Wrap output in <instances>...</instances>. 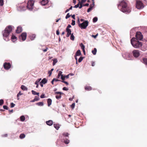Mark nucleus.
Returning <instances> with one entry per match:
<instances>
[{"mask_svg": "<svg viewBox=\"0 0 147 147\" xmlns=\"http://www.w3.org/2000/svg\"><path fill=\"white\" fill-rule=\"evenodd\" d=\"M75 106V103H73L71 105V107L72 109H74V108Z\"/></svg>", "mask_w": 147, "mask_h": 147, "instance_id": "47", "label": "nucleus"}, {"mask_svg": "<svg viewBox=\"0 0 147 147\" xmlns=\"http://www.w3.org/2000/svg\"><path fill=\"white\" fill-rule=\"evenodd\" d=\"M56 34L58 35L59 34V31L58 29L56 31Z\"/></svg>", "mask_w": 147, "mask_h": 147, "instance_id": "57", "label": "nucleus"}, {"mask_svg": "<svg viewBox=\"0 0 147 147\" xmlns=\"http://www.w3.org/2000/svg\"><path fill=\"white\" fill-rule=\"evenodd\" d=\"M62 82H63L65 84L67 85H68V83L66 81H62Z\"/></svg>", "mask_w": 147, "mask_h": 147, "instance_id": "58", "label": "nucleus"}, {"mask_svg": "<svg viewBox=\"0 0 147 147\" xmlns=\"http://www.w3.org/2000/svg\"><path fill=\"white\" fill-rule=\"evenodd\" d=\"M66 32L67 33H71V31L70 29H66Z\"/></svg>", "mask_w": 147, "mask_h": 147, "instance_id": "40", "label": "nucleus"}, {"mask_svg": "<svg viewBox=\"0 0 147 147\" xmlns=\"http://www.w3.org/2000/svg\"><path fill=\"white\" fill-rule=\"evenodd\" d=\"M136 39L138 40H142L143 39V35L140 32H138L136 33Z\"/></svg>", "mask_w": 147, "mask_h": 147, "instance_id": "7", "label": "nucleus"}, {"mask_svg": "<svg viewBox=\"0 0 147 147\" xmlns=\"http://www.w3.org/2000/svg\"><path fill=\"white\" fill-rule=\"evenodd\" d=\"M3 108L7 110L8 109V107L6 105H4L3 106Z\"/></svg>", "mask_w": 147, "mask_h": 147, "instance_id": "55", "label": "nucleus"}, {"mask_svg": "<svg viewBox=\"0 0 147 147\" xmlns=\"http://www.w3.org/2000/svg\"><path fill=\"white\" fill-rule=\"evenodd\" d=\"M34 100L36 101H38V100H39V97H38V96H35V98H34Z\"/></svg>", "mask_w": 147, "mask_h": 147, "instance_id": "41", "label": "nucleus"}, {"mask_svg": "<svg viewBox=\"0 0 147 147\" xmlns=\"http://www.w3.org/2000/svg\"><path fill=\"white\" fill-rule=\"evenodd\" d=\"M22 31V28L20 26L18 27L17 30H16V32L17 33H19Z\"/></svg>", "mask_w": 147, "mask_h": 147, "instance_id": "14", "label": "nucleus"}, {"mask_svg": "<svg viewBox=\"0 0 147 147\" xmlns=\"http://www.w3.org/2000/svg\"><path fill=\"white\" fill-rule=\"evenodd\" d=\"M34 3V2L33 1H29L28 3L27 8L30 10H32L33 8Z\"/></svg>", "mask_w": 147, "mask_h": 147, "instance_id": "6", "label": "nucleus"}, {"mask_svg": "<svg viewBox=\"0 0 147 147\" xmlns=\"http://www.w3.org/2000/svg\"><path fill=\"white\" fill-rule=\"evenodd\" d=\"M74 35L73 33H72V34H71V35L70 39L71 40H74Z\"/></svg>", "mask_w": 147, "mask_h": 147, "instance_id": "35", "label": "nucleus"}, {"mask_svg": "<svg viewBox=\"0 0 147 147\" xmlns=\"http://www.w3.org/2000/svg\"><path fill=\"white\" fill-rule=\"evenodd\" d=\"M62 72L61 71H60L59 72L58 75V76L57 77V78H59L61 76V75H62Z\"/></svg>", "mask_w": 147, "mask_h": 147, "instance_id": "29", "label": "nucleus"}, {"mask_svg": "<svg viewBox=\"0 0 147 147\" xmlns=\"http://www.w3.org/2000/svg\"><path fill=\"white\" fill-rule=\"evenodd\" d=\"M71 17L73 19H75V15H72Z\"/></svg>", "mask_w": 147, "mask_h": 147, "instance_id": "64", "label": "nucleus"}, {"mask_svg": "<svg viewBox=\"0 0 147 147\" xmlns=\"http://www.w3.org/2000/svg\"><path fill=\"white\" fill-rule=\"evenodd\" d=\"M46 0H42L41 2V4L42 5H45L46 4Z\"/></svg>", "mask_w": 147, "mask_h": 147, "instance_id": "34", "label": "nucleus"}, {"mask_svg": "<svg viewBox=\"0 0 147 147\" xmlns=\"http://www.w3.org/2000/svg\"><path fill=\"white\" fill-rule=\"evenodd\" d=\"M83 59V57H81L78 59V62H81Z\"/></svg>", "mask_w": 147, "mask_h": 147, "instance_id": "39", "label": "nucleus"}, {"mask_svg": "<svg viewBox=\"0 0 147 147\" xmlns=\"http://www.w3.org/2000/svg\"><path fill=\"white\" fill-rule=\"evenodd\" d=\"M21 88L23 90L26 91L27 90H28L26 86L23 85H22L21 86Z\"/></svg>", "mask_w": 147, "mask_h": 147, "instance_id": "21", "label": "nucleus"}, {"mask_svg": "<svg viewBox=\"0 0 147 147\" xmlns=\"http://www.w3.org/2000/svg\"><path fill=\"white\" fill-rule=\"evenodd\" d=\"M80 46L82 50L85 49V46L82 43L80 44Z\"/></svg>", "mask_w": 147, "mask_h": 147, "instance_id": "33", "label": "nucleus"}, {"mask_svg": "<svg viewBox=\"0 0 147 147\" xmlns=\"http://www.w3.org/2000/svg\"><path fill=\"white\" fill-rule=\"evenodd\" d=\"M71 33H67L66 36L67 37H68L70 35H71Z\"/></svg>", "mask_w": 147, "mask_h": 147, "instance_id": "53", "label": "nucleus"}, {"mask_svg": "<svg viewBox=\"0 0 147 147\" xmlns=\"http://www.w3.org/2000/svg\"><path fill=\"white\" fill-rule=\"evenodd\" d=\"M88 22L87 20H85L81 24H79V27H80L81 29H85L88 26Z\"/></svg>", "mask_w": 147, "mask_h": 147, "instance_id": "5", "label": "nucleus"}, {"mask_svg": "<svg viewBox=\"0 0 147 147\" xmlns=\"http://www.w3.org/2000/svg\"><path fill=\"white\" fill-rule=\"evenodd\" d=\"M63 135L67 137L68 136L69 134L68 133H64L63 134Z\"/></svg>", "mask_w": 147, "mask_h": 147, "instance_id": "45", "label": "nucleus"}, {"mask_svg": "<svg viewBox=\"0 0 147 147\" xmlns=\"http://www.w3.org/2000/svg\"><path fill=\"white\" fill-rule=\"evenodd\" d=\"M98 36V34L97 33L96 35H92V37H93L94 38H96L97 37V36Z\"/></svg>", "mask_w": 147, "mask_h": 147, "instance_id": "50", "label": "nucleus"}, {"mask_svg": "<svg viewBox=\"0 0 147 147\" xmlns=\"http://www.w3.org/2000/svg\"><path fill=\"white\" fill-rule=\"evenodd\" d=\"M120 6L121 7V10L124 13H129L131 11V8L129 7L127 4L124 1H123L118 5V7H119Z\"/></svg>", "mask_w": 147, "mask_h": 147, "instance_id": "1", "label": "nucleus"}, {"mask_svg": "<svg viewBox=\"0 0 147 147\" xmlns=\"http://www.w3.org/2000/svg\"><path fill=\"white\" fill-rule=\"evenodd\" d=\"M79 2L78 3L77 5H76L74 6V7L77 8L79 7Z\"/></svg>", "mask_w": 147, "mask_h": 147, "instance_id": "51", "label": "nucleus"}, {"mask_svg": "<svg viewBox=\"0 0 147 147\" xmlns=\"http://www.w3.org/2000/svg\"><path fill=\"white\" fill-rule=\"evenodd\" d=\"M53 79L54 80V81L57 82V81H59V80L58 79L55 78H53Z\"/></svg>", "mask_w": 147, "mask_h": 147, "instance_id": "62", "label": "nucleus"}, {"mask_svg": "<svg viewBox=\"0 0 147 147\" xmlns=\"http://www.w3.org/2000/svg\"><path fill=\"white\" fill-rule=\"evenodd\" d=\"M71 16L69 15V13H67V15H66V17H65V18L66 19H67L68 18H69V17H70Z\"/></svg>", "mask_w": 147, "mask_h": 147, "instance_id": "42", "label": "nucleus"}, {"mask_svg": "<svg viewBox=\"0 0 147 147\" xmlns=\"http://www.w3.org/2000/svg\"><path fill=\"white\" fill-rule=\"evenodd\" d=\"M55 94H59V95H57L55 97L57 99H59L61 98V92H55Z\"/></svg>", "mask_w": 147, "mask_h": 147, "instance_id": "12", "label": "nucleus"}, {"mask_svg": "<svg viewBox=\"0 0 147 147\" xmlns=\"http://www.w3.org/2000/svg\"><path fill=\"white\" fill-rule=\"evenodd\" d=\"M45 94H42V95H41L40 96V97L41 98H45Z\"/></svg>", "mask_w": 147, "mask_h": 147, "instance_id": "63", "label": "nucleus"}, {"mask_svg": "<svg viewBox=\"0 0 147 147\" xmlns=\"http://www.w3.org/2000/svg\"><path fill=\"white\" fill-rule=\"evenodd\" d=\"M11 38V40H12V41L13 42H15L17 40V38H16V37L14 35H12V36Z\"/></svg>", "mask_w": 147, "mask_h": 147, "instance_id": "20", "label": "nucleus"}, {"mask_svg": "<svg viewBox=\"0 0 147 147\" xmlns=\"http://www.w3.org/2000/svg\"><path fill=\"white\" fill-rule=\"evenodd\" d=\"M132 53L133 56L135 58L138 57L140 55L139 51L138 50H135L133 51Z\"/></svg>", "mask_w": 147, "mask_h": 147, "instance_id": "8", "label": "nucleus"}, {"mask_svg": "<svg viewBox=\"0 0 147 147\" xmlns=\"http://www.w3.org/2000/svg\"><path fill=\"white\" fill-rule=\"evenodd\" d=\"M52 72L51 71H49L48 72V74H49V76H50L52 74Z\"/></svg>", "mask_w": 147, "mask_h": 147, "instance_id": "60", "label": "nucleus"}, {"mask_svg": "<svg viewBox=\"0 0 147 147\" xmlns=\"http://www.w3.org/2000/svg\"><path fill=\"white\" fill-rule=\"evenodd\" d=\"M81 54L80 51V50H78L76 52L75 55L76 56H80Z\"/></svg>", "mask_w": 147, "mask_h": 147, "instance_id": "23", "label": "nucleus"}, {"mask_svg": "<svg viewBox=\"0 0 147 147\" xmlns=\"http://www.w3.org/2000/svg\"><path fill=\"white\" fill-rule=\"evenodd\" d=\"M11 65L10 63H5L4 64V68L6 69H8L11 67Z\"/></svg>", "mask_w": 147, "mask_h": 147, "instance_id": "11", "label": "nucleus"}, {"mask_svg": "<svg viewBox=\"0 0 147 147\" xmlns=\"http://www.w3.org/2000/svg\"><path fill=\"white\" fill-rule=\"evenodd\" d=\"M53 123V121L51 120H49L48 121H47V124L49 126L52 125Z\"/></svg>", "mask_w": 147, "mask_h": 147, "instance_id": "17", "label": "nucleus"}, {"mask_svg": "<svg viewBox=\"0 0 147 147\" xmlns=\"http://www.w3.org/2000/svg\"><path fill=\"white\" fill-rule=\"evenodd\" d=\"M25 119V117L24 116L22 115L20 117V119L21 121H24Z\"/></svg>", "mask_w": 147, "mask_h": 147, "instance_id": "27", "label": "nucleus"}, {"mask_svg": "<svg viewBox=\"0 0 147 147\" xmlns=\"http://www.w3.org/2000/svg\"><path fill=\"white\" fill-rule=\"evenodd\" d=\"M86 1V0H82L81 2L79 1V3H81V4H83V3H85Z\"/></svg>", "mask_w": 147, "mask_h": 147, "instance_id": "48", "label": "nucleus"}, {"mask_svg": "<svg viewBox=\"0 0 147 147\" xmlns=\"http://www.w3.org/2000/svg\"><path fill=\"white\" fill-rule=\"evenodd\" d=\"M41 80V78L39 79H38L35 82V84L37 85L36 86V88H38V84L40 82V81Z\"/></svg>", "mask_w": 147, "mask_h": 147, "instance_id": "18", "label": "nucleus"}, {"mask_svg": "<svg viewBox=\"0 0 147 147\" xmlns=\"http://www.w3.org/2000/svg\"><path fill=\"white\" fill-rule=\"evenodd\" d=\"M98 20V18L97 17H95L93 18V22H96Z\"/></svg>", "mask_w": 147, "mask_h": 147, "instance_id": "38", "label": "nucleus"}, {"mask_svg": "<svg viewBox=\"0 0 147 147\" xmlns=\"http://www.w3.org/2000/svg\"><path fill=\"white\" fill-rule=\"evenodd\" d=\"M61 79H62V80L63 81L65 80V77L63 76V75H61Z\"/></svg>", "mask_w": 147, "mask_h": 147, "instance_id": "56", "label": "nucleus"}, {"mask_svg": "<svg viewBox=\"0 0 147 147\" xmlns=\"http://www.w3.org/2000/svg\"><path fill=\"white\" fill-rule=\"evenodd\" d=\"M15 105V104L13 103H11V108L13 107H14Z\"/></svg>", "mask_w": 147, "mask_h": 147, "instance_id": "52", "label": "nucleus"}, {"mask_svg": "<svg viewBox=\"0 0 147 147\" xmlns=\"http://www.w3.org/2000/svg\"><path fill=\"white\" fill-rule=\"evenodd\" d=\"M3 4V0H0V6H2Z\"/></svg>", "mask_w": 147, "mask_h": 147, "instance_id": "43", "label": "nucleus"}, {"mask_svg": "<svg viewBox=\"0 0 147 147\" xmlns=\"http://www.w3.org/2000/svg\"><path fill=\"white\" fill-rule=\"evenodd\" d=\"M64 142L66 144H68L69 143V141L68 139H66L64 140Z\"/></svg>", "mask_w": 147, "mask_h": 147, "instance_id": "37", "label": "nucleus"}, {"mask_svg": "<svg viewBox=\"0 0 147 147\" xmlns=\"http://www.w3.org/2000/svg\"><path fill=\"white\" fill-rule=\"evenodd\" d=\"M26 36L27 34L26 33H23L21 36H19V38L20 40L22 39V41H24L26 39Z\"/></svg>", "mask_w": 147, "mask_h": 147, "instance_id": "10", "label": "nucleus"}, {"mask_svg": "<svg viewBox=\"0 0 147 147\" xmlns=\"http://www.w3.org/2000/svg\"><path fill=\"white\" fill-rule=\"evenodd\" d=\"M31 91H32V93L33 95H38V96H39V93L33 90H32Z\"/></svg>", "mask_w": 147, "mask_h": 147, "instance_id": "26", "label": "nucleus"}, {"mask_svg": "<svg viewBox=\"0 0 147 147\" xmlns=\"http://www.w3.org/2000/svg\"><path fill=\"white\" fill-rule=\"evenodd\" d=\"M92 1H93V6H92V5H90V7L88 9L87 11L88 12H89L91 11V10L92 8L93 7L94 5V0H92Z\"/></svg>", "mask_w": 147, "mask_h": 147, "instance_id": "15", "label": "nucleus"}, {"mask_svg": "<svg viewBox=\"0 0 147 147\" xmlns=\"http://www.w3.org/2000/svg\"><path fill=\"white\" fill-rule=\"evenodd\" d=\"M52 102V100L51 99L49 98L47 99V102L48 106L49 107L51 105Z\"/></svg>", "mask_w": 147, "mask_h": 147, "instance_id": "16", "label": "nucleus"}, {"mask_svg": "<svg viewBox=\"0 0 147 147\" xmlns=\"http://www.w3.org/2000/svg\"><path fill=\"white\" fill-rule=\"evenodd\" d=\"M75 20H72V23H71V24L72 25V26H74L75 25Z\"/></svg>", "mask_w": 147, "mask_h": 147, "instance_id": "46", "label": "nucleus"}, {"mask_svg": "<svg viewBox=\"0 0 147 147\" xmlns=\"http://www.w3.org/2000/svg\"><path fill=\"white\" fill-rule=\"evenodd\" d=\"M54 127L57 130H58L60 127L59 125L58 124H54Z\"/></svg>", "mask_w": 147, "mask_h": 147, "instance_id": "19", "label": "nucleus"}, {"mask_svg": "<svg viewBox=\"0 0 147 147\" xmlns=\"http://www.w3.org/2000/svg\"><path fill=\"white\" fill-rule=\"evenodd\" d=\"M131 42L133 47L135 48H139L142 45V43L136 40L135 38L133 37L131 39Z\"/></svg>", "mask_w": 147, "mask_h": 147, "instance_id": "3", "label": "nucleus"}, {"mask_svg": "<svg viewBox=\"0 0 147 147\" xmlns=\"http://www.w3.org/2000/svg\"><path fill=\"white\" fill-rule=\"evenodd\" d=\"M46 83V79L44 78L40 82V84L41 87L43 86V84Z\"/></svg>", "mask_w": 147, "mask_h": 147, "instance_id": "13", "label": "nucleus"}, {"mask_svg": "<svg viewBox=\"0 0 147 147\" xmlns=\"http://www.w3.org/2000/svg\"><path fill=\"white\" fill-rule=\"evenodd\" d=\"M12 29L13 27L11 26H8L5 29L3 34V38L5 40L8 41L9 40L8 36Z\"/></svg>", "mask_w": 147, "mask_h": 147, "instance_id": "2", "label": "nucleus"}, {"mask_svg": "<svg viewBox=\"0 0 147 147\" xmlns=\"http://www.w3.org/2000/svg\"><path fill=\"white\" fill-rule=\"evenodd\" d=\"M92 53L94 55H95L97 52V49L96 48H94L93 50L92 51Z\"/></svg>", "mask_w": 147, "mask_h": 147, "instance_id": "28", "label": "nucleus"}, {"mask_svg": "<svg viewBox=\"0 0 147 147\" xmlns=\"http://www.w3.org/2000/svg\"><path fill=\"white\" fill-rule=\"evenodd\" d=\"M63 90H64L67 91L68 90V89L65 87H64L63 88Z\"/></svg>", "mask_w": 147, "mask_h": 147, "instance_id": "54", "label": "nucleus"}, {"mask_svg": "<svg viewBox=\"0 0 147 147\" xmlns=\"http://www.w3.org/2000/svg\"><path fill=\"white\" fill-rule=\"evenodd\" d=\"M36 105L39 106H42L43 105V103L42 102H41L36 103Z\"/></svg>", "mask_w": 147, "mask_h": 147, "instance_id": "31", "label": "nucleus"}, {"mask_svg": "<svg viewBox=\"0 0 147 147\" xmlns=\"http://www.w3.org/2000/svg\"><path fill=\"white\" fill-rule=\"evenodd\" d=\"M85 89L86 90L89 91L91 90L92 88L90 86H87L85 87Z\"/></svg>", "mask_w": 147, "mask_h": 147, "instance_id": "25", "label": "nucleus"}, {"mask_svg": "<svg viewBox=\"0 0 147 147\" xmlns=\"http://www.w3.org/2000/svg\"><path fill=\"white\" fill-rule=\"evenodd\" d=\"M142 62L147 65V58H143Z\"/></svg>", "mask_w": 147, "mask_h": 147, "instance_id": "24", "label": "nucleus"}, {"mask_svg": "<svg viewBox=\"0 0 147 147\" xmlns=\"http://www.w3.org/2000/svg\"><path fill=\"white\" fill-rule=\"evenodd\" d=\"M53 65H55V64L57 62V60L56 59H55L53 60Z\"/></svg>", "mask_w": 147, "mask_h": 147, "instance_id": "32", "label": "nucleus"}, {"mask_svg": "<svg viewBox=\"0 0 147 147\" xmlns=\"http://www.w3.org/2000/svg\"><path fill=\"white\" fill-rule=\"evenodd\" d=\"M136 7L138 9H140L144 7V4L140 0H136Z\"/></svg>", "mask_w": 147, "mask_h": 147, "instance_id": "4", "label": "nucleus"}, {"mask_svg": "<svg viewBox=\"0 0 147 147\" xmlns=\"http://www.w3.org/2000/svg\"><path fill=\"white\" fill-rule=\"evenodd\" d=\"M89 5V4L87 3H86V4H83V6H88Z\"/></svg>", "mask_w": 147, "mask_h": 147, "instance_id": "61", "label": "nucleus"}, {"mask_svg": "<svg viewBox=\"0 0 147 147\" xmlns=\"http://www.w3.org/2000/svg\"><path fill=\"white\" fill-rule=\"evenodd\" d=\"M71 27V25L69 24L68 25V26H67L66 29H69V28H70Z\"/></svg>", "mask_w": 147, "mask_h": 147, "instance_id": "59", "label": "nucleus"}, {"mask_svg": "<svg viewBox=\"0 0 147 147\" xmlns=\"http://www.w3.org/2000/svg\"><path fill=\"white\" fill-rule=\"evenodd\" d=\"M124 55L126 59L128 60H131L132 57V55L129 53H126Z\"/></svg>", "mask_w": 147, "mask_h": 147, "instance_id": "9", "label": "nucleus"}, {"mask_svg": "<svg viewBox=\"0 0 147 147\" xmlns=\"http://www.w3.org/2000/svg\"><path fill=\"white\" fill-rule=\"evenodd\" d=\"M23 94L21 93V92H19L17 94V96L18 97V100H19V98H18L19 96H20L21 95Z\"/></svg>", "mask_w": 147, "mask_h": 147, "instance_id": "36", "label": "nucleus"}, {"mask_svg": "<svg viewBox=\"0 0 147 147\" xmlns=\"http://www.w3.org/2000/svg\"><path fill=\"white\" fill-rule=\"evenodd\" d=\"M3 103V99L0 100V105H2Z\"/></svg>", "mask_w": 147, "mask_h": 147, "instance_id": "44", "label": "nucleus"}, {"mask_svg": "<svg viewBox=\"0 0 147 147\" xmlns=\"http://www.w3.org/2000/svg\"><path fill=\"white\" fill-rule=\"evenodd\" d=\"M79 3V5H80V6L79 7V8L80 9H81L83 6V4H81V3Z\"/></svg>", "mask_w": 147, "mask_h": 147, "instance_id": "49", "label": "nucleus"}, {"mask_svg": "<svg viewBox=\"0 0 147 147\" xmlns=\"http://www.w3.org/2000/svg\"><path fill=\"white\" fill-rule=\"evenodd\" d=\"M36 37V35L34 34H32L30 35L29 37L31 40H32L34 39V38Z\"/></svg>", "mask_w": 147, "mask_h": 147, "instance_id": "22", "label": "nucleus"}, {"mask_svg": "<svg viewBox=\"0 0 147 147\" xmlns=\"http://www.w3.org/2000/svg\"><path fill=\"white\" fill-rule=\"evenodd\" d=\"M25 137V135L24 134H22L20 136V138L21 139L24 138Z\"/></svg>", "mask_w": 147, "mask_h": 147, "instance_id": "30", "label": "nucleus"}]
</instances>
